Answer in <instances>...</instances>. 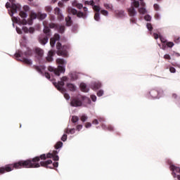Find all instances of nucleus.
<instances>
[{
  "instance_id": "58",
  "label": "nucleus",
  "mask_w": 180,
  "mask_h": 180,
  "mask_svg": "<svg viewBox=\"0 0 180 180\" xmlns=\"http://www.w3.org/2000/svg\"><path fill=\"white\" fill-rule=\"evenodd\" d=\"M91 98L93 101V102H96V96L95 95H91Z\"/></svg>"
},
{
  "instance_id": "64",
  "label": "nucleus",
  "mask_w": 180,
  "mask_h": 180,
  "mask_svg": "<svg viewBox=\"0 0 180 180\" xmlns=\"http://www.w3.org/2000/svg\"><path fill=\"white\" fill-rule=\"evenodd\" d=\"M76 129L77 130H78V131H79V130L82 129V124L77 125Z\"/></svg>"
},
{
  "instance_id": "53",
  "label": "nucleus",
  "mask_w": 180,
  "mask_h": 180,
  "mask_svg": "<svg viewBox=\"0 0 180 180\" xmlns=\"http://www.w3.org/2000/svg\"><path fill=\"white\" fill-rule=\"evenodd\" d=\"M103 95V91L100 90L97 92V96H102Z\"/></svg>"
},
{
  "instance_id": "57",
  "label": "nucleus",
  "mask_w": 180,
  "mask_h": 180,
  "mask_svg": "<svg viewBox=\"0 0 180 180\" xmlns=\"http://www.w3.org/2000/svg\"><path fill=\"white\" fill-rule=\"evenodd\" d=\"M20 23L21 25H26L27 23V20H26V19H23L21 21H20Z\"/></svg>"
},
{
  "instance_id": "52",
  "label": "nucleus",
  "mask_w": 180,
  "mask_h": 180,
  "mask_svg": "<svg viewBox=\"0 0 180 180\" xmlns=\"http://www.w3.org/2000/svg\"><path fill=\"white\" fill-rule=\"evenodd\" d=\"M163 58L165 60H171V56L169 54H165Z\"/></svg>"
},
{
  "instance_id": "7",
  "label": "nucleus",
  "mask_w": 180,
  "mask_h": 180,
  "mask_svg": "<svg viewBox=\"0 0 180 180\" xmlns=\"http://www.w3.org/2000/svg\"><path fill=\"white\" fill-rule=\"evenodd\" d=\"M33 55V51L32 49H28L25 52H22V51H18L15 54V56L16 58H23V57H30Z\"/></svg>"
},
{
  "instance_id": "13",
  "label": "nucleus",
  "mask_w": 180,
  "mask_h": 180,
  "mask_svg": "<svg viewBox=\"0 0 180 180\" xmlns=\"http://www.w3.org/2000/svg\"><path fill=\"white\" fill-rule=\"evenodd\" d=\"M56 54V51H49L48 53V56L46 57V60L48 63H51L53 61V57H54V55Z\"/></svg>"
},
{
  "instance_id": "40",
  "label": "nucleus",
  "mask_w": 180,
  "mask_h": 180,
  "mask_svg": "<svg viewBox=\"0 0 180 180\" xmlns=\"http://www.w3.org/2000/svg\"><path fill=\"white\" fill-rule=\"evenodd\" d=\"M159 39L161 43H163V44L167 43V39H165V38H164L162 36L160 35Z\"/></svg>"
},
{
  "instance_id": "27",
  "label": "nucleus",
  "mask_w": 180,
  "mask_h": 180,
  "mask_svg": "<svg viewBox=\"0 0 180 180\" xmlns=\"http://www.w3.org/2000/svg\"><path fill=\"white\" fill-rule=\"evenodd\" d=\"M104 7L105 8V9H108L110 11H112V8H113V6H112V4H106L105 3L103 4Z\"/></svg>"
},
{
  "instance_id": "14",
  "label": "nucleus",
  "mask_w": 180,
  "mask_h": 180,
  "mask_svg": "<svg viewBox=\"0 0 180 180\" xmlns=\"http://www.w3.org/2000/svg\"><path fill=\"white\" fill-rule=\"evenodd\" d=\"M101 86H102V84H101V82H94L91 85V88L94 91H96V89H99Z\"/></svg>"
},
{
  "instance_id": "32",
  "label": "nucleus",
  "mask_w": 180,
  "mask_h": 180,
  "mask_svg": "<svg viewBox=\"0 0 180 180\" xmlns=\"http://www.w3.org/2000/svg\"><path fill=\"white\" fill-rule=\"evenodd\" d=\"M79 120V118L77 116H72V123H77Z\"/></svg>"
},
{
  "instance_id": "47",
  "label": "nucleus",
  "mask_w": 180,
  "mask_h": 180,
  "mask_svg": "<svg viewBox=\"0 0 180 180\" xmlns=\"http://www.w3.org/2000/svg\"><path fill=\"white\" fill-rule=\"evenodd\" d=\"M145 20H147V22H150V20H151V16H150L149 15H146L144 17Z\"/></svg>"
},
{
  "instance_id": "45",
  "label": "nucleus",
  "mask_w": 180,
  "mask_h": 180,
  "mask_svg": "<svg viewBox=\"0 0 180 180\" xmlns=\"http://www.w3.org/2000/svg\"><path fill=\"white\" fill-rule=\"evenodd\" d=\"M81 120L82 122H86V120H88V117H86V115H84L81 117Z\"/></svg>"
},
{
  "instance_id": "25",
  "label": "nucleus",
  "mask_w": 180,
  "mask_h": 180,
  "mask_svg": "<svg viewBox=\"0 0 180 180\" xmlns=\"http://www.w3.org/2000/svg\"><path fill=\"white\" fill-rule=\"evenodd\" d=\"M38 18L43 20V19H46V18H47V14L38 13Z\"/></svg>"
},
{
  "instance_id": "17",
  "label": "nucleus",
  "mask_w": 180,
  "mask_h": 180,
  "mask_svg": "<svg viewBox=\"0 0 180 180\" xmlns=\"http://www.w3.org/2000/svg\"><path fill=\"white\" fill-rule=\"evenodd\" d=\"M115 15L117 18H124V11H116Z\"/></svg>"
},
{
  "instance_id": "4",
  "label": "nucleus",
  "mask_w": 180,
  "mask_h": 180,
  "mask_svg": "<svg viewBox=\"0 0 180 180\" xmlns=\"http://www.w3.org/2000/svg\"><path fill=\"white\" fill-rule=\"evenodd\" d=\"M70 49V46L68 45H61V43L58 42L56 44V53L58 56H61L62 57H68V50Z\"/></svg>"
},
{
  "instance_id": "28",
  "label": "nucleus",
  "mask_w": 180,
  "mask_h": 180,
  "mask_svg": "<svg viewBox=\"0 0 180 180\" xmlns=\"http://www.w3.org/2000/svg\"><path fill=\"white\" fill-rule=\"evenodd\" d=\"M170 168H171L172 171H176V172H178V173L180 172V168L179 167H175L174 165H172L170 167Z\"/></svg>"
},
{
  "instance_id": "22",
  "label": "nucleus",
  "mask_w": 180,
  "mask_h": 180,
  "mask_svg": "<svg viewBox=\"0 0 180 180\" xmlns=\"http://www.w3.org/2000/svg\"><path fill=\"white\" fill-rule=\"evenodd\" d=\"M65 133H66V134H74V133H75V129L72 128L69 129L68 128H67L65 130Z\"/></svg>"
},
{
  "instance_id": "34",
  "label": "nucleus",
  "mask_w": 180,
  "mask_h": 180,
  "mask_svg": "<svg viewBox=\"0 0 180 180\" xmlns=\"http://www.w3.org/2000/svg\"><path fill=\"white\" fill-rule=\"evenodd\" d=\"M58 25H56V24L53 23V22H51V23L49 24V27L51 29H54V28L57 29V26H58Z\"/></svg>"
},
{
  "instance_id": "55",
  "label": "nucleus",
  "mask_w": 180,
  "mask_h": 180,
  "mask_svg": "<svg viewBox=\"0 0 180 180\" xmlns=\"http://www.w3.org/2000/svg\"><path fill=\"white\" fill-rule=\"evenodd\" d=\"M101 127L103 130H108V125H105V124H101Z\"/></svg>"
},
{
  "instance_id": "38",
  "label": "nucleus",
  "mask_w": 180,
  "mask_h": 180,
  "mask_svg": "<svg viewBox=\"0 0 180 180\" xmlns=\"http://www.w3.org/2000/svg\"><path fill=\"white\" fill-rule=\"evenodd\" d=\"M94 19L95 20H96L97 22H98L99 19H101V17L99 15V13H96L94 15Z\"/></svg>"
},
{
  "instance_id": "1",
  "label": "nucleus",
  "mask_w": 180,
  "mask_h": 180,
  "mask_svg": "<svg viewBox=\"0 0 180 180\" xmlns=\"http://www.w3.org/2000/svg\"><path fill=\"white\" fill-rule=\"evenodd\" d=\"M40 160H47L46 154H42L40 156H37L32 159H27L26 160H20L17 162L18 169L20 168H40V167H44V168H51L49 167L51 164H53L51 160L46 161H41ZM40 162V163H39Z\"/></svg>"
},
{
  "instance_id": "3",
  "label": "nucleus",
  "mask_w": 180,
  "mask_h": 180,
  "mask_svg": "<svg viewBox=\"0 0 180 180\" xmlns=\"http://www.w3.org/2000/svg\"><path fill=\"white\" fill-rule=\"evenodd\" d=\"M44 34L39 36V41L41 44L44 46V44L49 42V39L51 37V30L46 25V21L44 22Z\"/></svg>"
},
{
  "instance_id": "63",
  "label": "nucleus",
  "mask_w": 180,
  "mask_h": 180,
  "mask_svg": "<svg viewBox=\"0 0 180 180\" xmlns=\"http://www.w3.org/2000/svg\"><path fill=\"white\" fill-rule=\"evenodd\" d=\"M44 75H45L46 78H47V79H50V78H51L50 73L45 72Z\"/></svg>"
},
{
  "instance_id": "46",
  "label": "nucleus",
  "mask_w": 180,
  "mask_h": 180,
  "mask_svg": "<svg viewBox=\"0 0 180 180\" xmlns=\"http://www.w3.org/2000/svg\"><path fill=\"white\" fill-rule=\"evenodd\" d=\"M169 71L172 74H175V72H176V69H175V68H174V67H170L169 68Z\"/></svg>"
},
{
  "instance_id": "49",
  "label": "nucleus",
  "mask_w": 180,
  "mask_h": 180,
  "mask_svg": "<svg viewBox=\"0 0 180 180\" xmlns=\"http://www.w3.org/2000/svg\"><path fill=\"white\" fill-rule=\"evenodd\" d=\"M107 130H108V131H113L114 130L113 126L108 125Z\"/></svg>"
},
{
  "instance_id": "50",
  "label": "nucleus",
  "mask_w": 180,
  "mask_h": 180,
  "mask_svg": "<svg viewBox=\"0 0 180 180\" xmlns=\"http://www.w3.org/2000/svg\"><path fill=\"white\" fill-rule=\"evenodd\" d=\"M52 9H53V8H51V6H46V7L45 8V11H46V12H49V13H50V12L52 11Z\"/></svg>"
},
{
  "instance_id": "36",
  "label": "nucleus",
  "mask_w": 180,
  "mask_h": 180,
  "mask_svg": "<svg viewBox=\"0 0 180 180\" xmlns=\"http://www.w3.org/2000/svg\"><path fill=\"white\" fill-rule=\"evenodd\" d=\"M54 13L55 15H59L60 13H61V10H60V8L58 7H56L55 9H54Z\"/></svg>"
},
{
  "instance_id": "23",
  "label": "nucleus",
  "mask_w": 180,
  "mask_h": 180,
  "mask_svg": "<svg viewBox=\"0 0 180 180\" xmlns=\"http://www.w3.org/2000/svg\"><path fill=\"white\" fill-rule=\"evenodd\" d=\"M38 16H39V13L37 14L33 11H32L30 14V18L32 20L36 19L37 18H38Z\"/></svg>"
},
{
  "instance_id": "12",
  "label": "nucleus",
  "mask_w": 180,
  "mask_h": 180,
  "mask_svg": "<svg viewBox=\"0 0 180 180\" xmlns=\"http://www.w3.org/2000/svg\"><path fill=\"white\" fill-rule=\"evenodd\" d=\"M128 15L130 17H135L137 15V11L134 9V6H131L127 9Z\"/></svg>"
},
{
  "instance_id": "60",
  "label": "nucleus",
  "mask_w": 180,
  "mask_h": 180,
  "mask_svg": "<svg viewBox=\"0 0 180 180\" xmlns=\"http://www.w3.org/2000/svg\"><path fill=\"white\" fill-rule=\"evenodd\" d=\"M130 22H131V23H136V18L131 17Z\"/></svg>"
},
{
  "instance_id": "24",
  "label": "nucleus",
  "mask_w": 180,
  "mask_h": 180,
  "mask_svg": "<svg viewBox=\"0 0 180 180\" xmlns=\"http://www.w3.org/2000/svg\"><path fill=\"white\" fill-rule=\"evenodd\" d=\"M67 86L68 88V89H70L72 91H75V85H74L73 84L69 83L67 84Z\"/></svg>"
},
{
  "instance_id": "26",
  "label": "nucleus",
  "mask_w": 180,
  "mask_h": 180,
  "mask_svg": "<svg viewBox=\"0 0 180 180\" xmlns=\"http://www.w3.org/2000/svg\"><path fill=\"white\" fill-rule=\"evenodd\" d=\"M61 147H63V142L61 141H58L55 145L56 150H58V148H61Z\"/></svg>"
},
{
  "instance_id": "19",
  "label": "nucleus",
  "mask_w": 180,
  "mask_h": 180,
  "mask_svg": "<svg viewBox=\"0 0 180 180\" xmlns=\"http://www.w3.org/2000/svg\"><path fill=\"white\" fill-rule=\"evenodd\" d=\"M80 89L82 92H88V91H89V89L86 87V84H85V83L80 84Z\"/></svg>"
},
{
  "instance_id": "11",
  "label": "nucleus",
  "mask_w": 180,
  "mask_h": 180,
  "mask_svg": "<svg viewBox=\"0 0 180 180\" xmlns=\"http://www.w3.org/2000/svg\"><path fill=\"white\" fill-rule=\"evenodd\" d=\"M53 85L56 86V88H57V90L62 92V94H64V92H65V89L63 88L64 86L63 81L58 82V83H54Z\"/></svg>"
},
{
  "instance_id": "9",
  "label": "nucleus",
  "mask_w": 180,
  "mask_h": 180,
  "mask_svg": "<svg viewBox=\"0 0 180 180\" xmlns=\"http://www.w3.org/2000/svg\"><path fill=\"white\" fill-rule=\"evenodd\" d=\"M70 105L73 108H78L82 106V101L78 97H75L71 99Z\"/></svg>"
},
{
  "instance_id": "61",
  "label": "nucleus",
  "mask_w": 180,
  "mask_h": 180,
  "mask_svg": "<svg viewBox=\"0 0 180 180\" xmlns=\"http://www.w3.org/2000/svg\"><path fill=\"white\" fill-rule=\"evenodd\" d=\"M29 9H30L29 6H23V10L25 11V12L29 11Z\"/></svg>"
},
{
  "instance_id": "5",
  "label": "nucleus",
  "mask_w": 180,
  "mask_h": 180,
  "mask_svg": "<svg viewBox=\"0 0 180 180\" xmlns=\"http://www.w3.org/2000/svg\"><path fill=\"white\" fill-rule=\"evenodd\" d=\"M13 169H19L18 162L0 167V174H5L6 172H11V171H13Z\"/></svg>"
},
{
  "instance_id": "31",
  "label": "nucleus",
  "mask_w": 180,
  "mask_h": 180,
  "mask_svg": "<svg viewBox=\"0 0 180 180\" xmlns=\"http://www.w3.org/2000/svg\"><path fill=\"white\" fill-rule=\"evenodd\" d=\"M93 9L94 11L97 12V13H99V12L101 11V7L99 6H94Z\"/></svg>"
},
{
  "instance_id": "30",
  "label": "nucleus",
  "mask_w": 180,
  "mask_h": 180,
  "mask_svg": "<svg viewBox=\"0 0 180 180\" xmlns=\"http://www.w3.org/2000/svg\"><path fill=\"white\" fill-rule=\"evenodd\" d=\"M56 39L54 38H51L50 39V44L51 46L54 47V46H56Z\"/></svg>"
},
{
  "instance_id": "62",
  "label": "nucleus",
  "mask_w": 180,
  "mask_h": 180,
  "mask_svg": "<svg viewBox=\"0 0 180 180\" xmlns=\"http://www.w3.org/2000/svg\"><path fill=\"white\" fill-rule=\"evenodd\" d=\"M153 7L155 11H158L160 9V6H158V4H154Z\"/></svg>"
},
{
  "instance_id": "54",
  "label": "nucleus",
  "mask_w": 180,
  "mask_h": 180,
  "mask_svg": "<svg viewBox=\"0 0 180 180\" xmlns=\"http://www.w3.org/2000/svg\"><path fill=\"white\" fill-rule=\"evenodd\" d=\"M64 98L65 99H66L67 101H69L70 99V94H67V93H65L64 94Z\"/></svg>"
},
{
  "instance_id": "43",
  "label": "nucleus",
  "mask_w": 180,
  "mask_h": 180,
  "mask_svg": "<svg viewBox=\"0 0 180 180\" xmlns=\"http://www.w3.org/2000/svg\"><path fill=\"white\" fill-rule=\"evenodd\" d=\"M139 13H142L143 15H144V13H146V8L142 7L139 9Z\"/></svg>"
},
{
  "instance_id": "39",
  "label": "nucleus",
  "mask_w": 180,
  "mask_h": 180,
  "mask_svg": "<svg viewBox=\"0 0 180 180\" xmlns=\"http://www.w3.org/2000/svg\"><path fill=\"white\" fill-rule=\"evenodd\" d=\"M166 46L169 49H172V47H174V42L169 41L166 43Z\"/></svg>"
},
{
  "instance_id": "56",
  "label": "nucleus",
  "mask_w": 180,
  "mask_h": 180,
  "mask_svg": "<svg viewBox=\"0 0 180 180\" xmlns=\"http://www.w3.org/2000/svg\"><path fill=\"white\" fill-rule=\"evenodd\" d=\"M22 30L25 33H29V28L27 27H23Z\"/></svg>"
},
{
  "instance_id": "33",
  "label": "nucleus",
  "mask_w": 180,
  "mask_h": 180,
  "mask_svg": "<svg viewBox=\"0 0 180 180\" xmlns=\"http://www.w3.org/2000/svg\"><path fill=\"white\" fill-rule=\"evenodd\" d=\"M146 27L149 32H153V25H151V23H147Z\"/></svg>"
},
{
  "instance_id": "8",
  "label": "nucleus",
  "mask_w": 180,
  "mask_h": 180,
  "mask_svg": "<svg viewBox=\"0 0 180 180\" xmlns=\"http://www.w3.org/2000/svg\"><path fill=\"white\" fill-rule=\"evenodd\" d=\"M11 4V11L10 16H13V13H16L18 11H20V5L15 4V0H9Z\"/></svg>"
},
{
  "instance_id": "20",
  "label": "nucleus",
  "mask_w": 180,
  "mask_h": 180,
  "mask_svg": "<svg viewBox=\"0 0 180 180\" xmlns=\"http://www.w3.org/2000/svg\"><path fill=\"white\" fill-rule=\"evenodd\" d=\"M66 26H71L72 25V20L70 16L65 18Z\"/></svg>"
},
{
  "instance_id": "15",
  "label": "nucleus",
  "mask_w": 180,
  "mask_h": 180,
  "mask_svg": "<svg viewBox=\"0 0 180 180\" xmlns=\"http://www.w3.org/2000/svg\"><path fill=\"white\" fill-rule=\"evenodd\" d=\"M22 59H19L20 61H22L25 64H27V65H32V60L26 58H21Z\"/></svg>"
},
{
  "instance_id": "29",
  "label": "nucleus",
  "mask_w": 180,
  "mask_h": 180,
  "mask_svg": "<svg viewBox=\"0 0 180 180\" xmlns=\"http://www.w3.org/2000/svg\"><path fill=\"white\" fill-rule=\"evenodd\" d=\"M19 15L20 16V18H27V13H26V11H20Z\"/></svg>"
},
{
  "instance_id": "41",
  "label": "nucleus",
  "mask_w": 180,
  "mask_h": 180,
  "mask_svg": "<svg viewBox=\"0 0 180 180\" xmlns=\"http://www.w3.org/2000/svg\"><path fill=\"white\" fill-rule=\"evenodd\" d=\"M133 5L135 8H139V6H140V2H139V1H134Z\"/></svg>"
},
{
  "instance_id": "18",
  "label": "nucleus",
  "mask_w": 180,
  "mask_h": 180,
  "mask_svg": "<svg viewBox=\"0 0 180 180\" xmlns=\"http://www.w3.org/2000/svg\"><path fill=\"white\" fill-rule=\"evenodd\" d=\"M35 53L39 57H43V54L44 53V51L40 48H37L35 49Z\"/></svg>"
},
{
  "instance_id": "21",
  "label": "nucleus",
  "mask_w": 180,
  "mask_h": 180,
  "mask_svg": "<svg viewBox=\"0 0 180 180\" xmlns=\"http://www.w3.org/2000/svg\"><path fill=\"white\" fill-rule=\"evenodd\" d=\"M59 33H63L65 30V27L64 25H58L56 27Z\"/></svg>"
},
{
  "instance_id": "44",
  "label": "nucleus",
  "mask_w": 180,
  "mask_h": 180,
  "mask_svg": "<svg viewBox=\"0 0 180 180\" xmlns=\"http://www.w3.org/2000/svg\"><path fill=\"white\" fill-rule=\"evenodd\" d=\"M58 20H64V16L60 13V14L57 15Z\"/></svg>"
},
{
  "instance_id": "48",
  "label": "nucleus",
  "mask_w": 180,
  "mask_h": 180,
  "mask_svg": "<svg viewBox=\"0 0 180 180\" xmlns=\"http://www.w3.org/2000/svg\"><path fill=\"white\" fill-rule=\"evenodd\" d=\"M53 39H54L56 41H57V40H60V34H55L54 37H53Z\"/></svg>"
},
{
  "instance_id": "2",
  "label": "nucleus",
  "mask_w": 180,
  "mask_h": 180,
  "mask_svg": "<svg viewBox=\"0 0 180 180\" xmlns=\"http://www.w3.org/2000/svg\"><path fill=\"white\" fill-rule=\"evenodd\" d=\"M56 63L57 64H59L58 68H54L52 66H49L48 68V70L50 71V72H54L55 75L60 77V72H65V65H67V61L63 58H58L56 59Z\"/></svg>"
},
{
  "instance_id": "59",
  "label": "nucleus",
  "mask_w": 180,
  "mask_h": 180,
  "mask_svg": "<svg viewBox=\"0 0 180 180\" xmlns=\"http://www.w3.org/2000/svg\"><path fill=\"white\" fill-rule=\"evenodd\" d=\"M82 7H83V6L81 4H76V8H77V9H82Z\"/></svg>"
},
{
  "instance_id": "10",
  "label": "nucleus",
  "mask_w": 180,
  "mask_h": 180,
  "mask_svg": "<svg viewBox=\"0 0 180 180\" xmlns=\"http://www.w3.org/2000/svg\"><path fill=\"white\" fill-rule=\"evenodd\" d=\"M58 154V151L53 150L52 153H48L46 155V158H53V161H58L60 158L57 155Z\"/></svg>"
},
{
  "instance_id": "51",
  "label": "nucleus",
  "mask_w": 180,
  "mask_h": 180,
  "mask_svg": "<svg viewBox=\"0 0 180 180\" xmlns=\"http://www.w3.org/2000/svg\"><path fill=\"white\" fill-rule=\"evenodd\" d=\"M67 138H68L67 134H63V136L61 137L62 141H67Z\"/></svg>"
},
{
  "instance_id": "16",
  "label": "nucleus",
  "mask_w": 180,
  "mask_h": 180,
  "mask_svg": "<svg viewBox=\"0 0 180 180\" xmlns=\"http://www.w3.org/2000/svg\"><path fill=\"white\" fill-rule=\"evenodd\" d=\"M149 94H150V96H152V98H158V91H157L156 89L150 90Z\"/></svg>"
},
{
  "instance_id": "42",
  "label": "nucleus",
  "mask_w": 180,
  "mask_h": 180,
  "mask_svg": "<svg viewBox=\"0 0 180 180\" xmlns=\"http://www.w3.org/2000/svg\"><path fill=\"white\" fill-rule=\"evenodd\" d=\"M101 15H103L104 16H108V15L109 14V13L106 10H101Z\"/></svg>"
},
{
  "instance_id": "35",
  "label": "nucleus",
  "mask_w": 180,
  "mask_h": 180,
  "mask_svg": "<svg viewBox=\"0 0 180 180\" xmlns=\"http://www.w3.org/2000/svg\"><path fill=\"white\" fill-rule=\"evenodd\" d=\"M71 78L72 79H77L78 78V75H77V72H74L71 74Z\"/></svg>"
},
{
  "instance_id": "6",
  "label": "nucleus",
  "mask_w": 180,
  "mask_h": 180,
  "mask_svg": "<svg viewBox=\"0 0 180 180\" xmlns=\"http://www.w3.org/2000/svg\"><path fill=\"white\" fill-rule=\"evenodd\" d=\"M67 11L70 15H76L77 18H82L83 19L86 18V13H82L81 11H77V9L72 8L71 7L68 8Z\"/></svg>"
},
{
  "instance_id": "37",
  "label": "nucleus",
  "mask_w": 180,
  "mask_h": 180,
  "mask_svg": "<svg viewBox=\"0 0 180 180\" xmlns=\"http://www.w3.org/2000/svg\"><path fill=\"white\" fill-rule=\"evenodd\" d=\"M33 68H34V70H36V71L39 72V74H41V69L40 68V67L37 66V65H34Z\"/></svg>"
}]
</instances>
